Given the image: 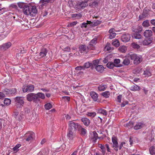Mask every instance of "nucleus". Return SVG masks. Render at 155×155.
I'll return each instance as SVG.
<instances>
[{
    "instance_id": "f704fd0d",
    "label": "nucleus",
    "mask_w": 155,
    "mask_h": 155,
    "mask_svg": "<svg viewBox=\"0 0 155 155\" xmlns=\"http://www.w3.org/2000/svg\"><path fill=\"white\" fill-rule=\"evenodd\" d=\"M48 3V2L47 0H41L39 2V7H42L43 6L46 5Z\"/></svg>"
},
{
    "instance_id": "4d7b16f0",
    "label": "nucleus",
    "mask_w": 155,
    "mask_h": 155,
    "mask_svg": "<svg viewBox=\"0 0 155 155\" xmlns=\"http://www.w3.org/2000/svg\"><path fill=\"white\" fill-rule=\"evenodd\" d=\"M91 65L92 64L91 63H90L89 62H87L85 64L84 66H83L84 68V69L85 68H88L90 67Z\"/></svg>"
},
{
    "instance_id": "79ce46f5",
    "label": "nucleus",
    "mask_w": 155,
    "mask_h": 155,
    "mask_svg": "<svg viewBox=\"0 0 155 155\" xmlns=\"http://www.w3.org/2000/svg\"><path fill=\"white\" fill-rule=\"evenodd\" d=\"M21 146L20 144H17L13 148V151L15 153L17 152L18 150V148Z\"/></svg>"
},
{
    "instance_id": "72a5a7b5",
    "label": "nucleus",
    "mask_w": 155,
    "mask_h": 155,
    "mask_svg": "<svg viewBox=\"0 0 155 155\" xmlns=\"http://www.w3.org/2000/svg\"><path fill=\"white\" fill-rule=\"evenodd\" d=\"M97 111L99 114H101L104 115H106L107 114L106 110L104 109L100 108L97 110Z\"/></svg>"
},
{
    "instance_id": "c03bdc74",
    "label": "nucleus",
    "mask_w": 155,
    "mask_h": 155,
    "mask_svg": "<svg viewBox=\"0 0 155 155\" xmlns=\"http://www.w3.org/2000/svg\"><path fill=\"white\" fill-rule=\"evenodd\" d=\"M44 107L46 109L48 110L52 108V105L51 103H48L45 104Z\"/></svg>"
},
{
    "instance_id": "aec40b11",
    "label": "nucleus",
    "mask_w": 155,
    "mask_h": 155,
    "mask_svg": "<svg viewBox=\"0 0 155 155\" xmlns=\"http://www.w3.org/2000/svg\"><path fill=\"white\" fill-rule=\"evenodd\" d=\"M90 95L93 100L96 101H97L98 99V94L94 92H90Z\"/></svg>"
},
{
    "instance_id": "e2e57ef3",
    "label": "nucleus",
    "mask_w": 155,
    "mask_h": 155,
    "mask_svg": "<svg viewBox=\"0 0 155 155\" xmlns=\"http://www.w3.org/2000/svg\"><path fill=\"white\" fill-rule=\"evenodd\" d=\"M75 70H84V67L83 66H79L76 67L75 68Z\"/></svg>"
},
{
    "instance_id": "a18cd8bd",
    "label": "nucleus",
    "mask_w": 155,
    "mask_h": 155,
    "mask_svg": "<svg viewBox=\"0 0 155 155\" xmlns=\"http://www.w3.org/2000/svg\"><path fill=\"white\" fill-rule=\"evenodd\" d=\"M102 95L105 97H108L110 95V92L107 91H105L102 93Z\"/></svg>"
},
{
    "instance_id": "c756f323",
    "label": "nucleus",
    "mask_w": 155,
    "mask_h": 155,
    "mask_svg": "<svg viewBox=\"0 0 155 155\" xmlns=\"http://www.w3.org/2000/svg\"><path fill=\"white\" fill-rule=\"evenodd\" d=\"M90 23L91 21H87L86 22H84L81 24V27L86 28L87 27H90Z\"/></svg>"
},
{
    "instance_id": "c9c22d12",
    "label": "nucleus",
    "mask_w": 155,
    "mask_h": 155,
    "mask_svg": "<svg viewBox=\"0 0 155 155\" xmlns=\"http://www.w3.org/2000/svg\"><path fill=\"white\" fill-rule=\"evenodd\" d=\"M148 12L146 11H144L143 12V13L140 15L139 16V18L140 19H143L147 16Z\"/></svg>"
},
{
    "instance_id": "774afa93",
    "label": "nucleus",
    "mask_w": 155,
    "mask_h": 155,
    "mask_svg": "<svg viewBox=\"0 0 155 155\" xmlns=\"http://www.w3.org/2000/svg\"><path fill=\"white\" fill-rule=\"evenodd\" d=\"M126 126L128 127L129 128L131 127L133 125V123L132 122H130L126 124Z\"/></svg>"
},
{
    "instance_id": "c85d7f7f",
    "label": "nucleus",
    "mask_w": 155,
    "mask_h": 155,
    "mask_svg": "<svg viewBox=\"0 0 155 155\" xmlns=\"http://www.w3.org/2000/svg\"><path fill=\"white\" fill-rule=\"evenodd\" d=\"M12 45V44L10 42H8L3 44L2 46V47L4 50L8 49Z\"/></svg>"
},
{
    "instance_id": "bb28decb",
    "label": "nucleus",
    "mask_w": 155,
    "mask_h": 155,
    "mask_svg": "<svg viewBox=\"0 0 155 155\" xmlns=\"http://www.w3.org/2000/svg\"><path fill=\"white\" fill-rule=\"evenodd\" d=\"M101 23V21L97 20L93 21H91L90 23V26H95Z\"/></svg>"
},
{
    "instance_id": "680f3d73",
    "label": "nucleus",
    "mask_w": 155,
    "mask_h": 155,
    "mask_svg": "<svg viewBox=\"0 0 155 155\" xmlns=\"http://www.w3.org/2000/svg\"><path fill=\"white\" fill-rule=\"evenodd\" d=\"M99 64V61L98 60H96L93 61V65L95 66H97Z\"/></svg>"
},
{
    "instance_id": "f8f14e48",
    "label": "nucleus",
    "mask_w": 155,
    "mask_h": 155,
    "mask_svg": "<svg viewBox=\"0 0 155 155\" xmlns=\"http://www.w3.org/2000/svg\"><path fill=\"white\" fill-rule=\"evenodd\" d=\"M67 136L68 139L70 140H73L76 137V135L74 131L69 130L68 132Z\"/></svg>"
},
{
    "instance_id": "0eeeda50",
    "label": "nucleus",
    "mask_w": 155,
    "mask_h": 155,
    "mask_svg": "<svg viewBox=\"0 0 155 155\" xmlns=\"http://www.w3.org/2000/svg\"><path fill=\"white\" fill-rule=\"evenodd\" d=\"M26 98L28 101L30 102L33 101L35 103H37L36 94L34 93L28 94L26 96Z\"/></svg>"
},
{
    "instance_id": "6ab92c4d",
    "label": "nucleus",
    "mask_w": 155,
    "mask_h": 155,
    "mask_svg": "<svg viewBox=\"0 0 155 155\" xmlns=\"http://www.w3.org/2000/svg\"><path fill=\"white\" fill-rule=\"evenodd\" d=\"M36 96L37 97V103L40 100V99L39 98H41L42 99H44L45 98V94L41 92H38L36 94Z\"/></svg>"
},
{
    "instance_id": "dca6fc26",
    "label": "nucleus",
    "mask_w": 155,
    "mask_h": 155,
    "mask_svg": "<svg viewBox=\"0 0 155 155\" xmlns=\"http://www.w3.org/2000/svg\"><path fill=\"white\" fill-rule=\"evenodd\" d=\"M16 90L15 88L8 89H5L3 92L6 94L9 95L15 94L16 92Z\"/></svg>"
},
{
    "instance_id": "1a4fd4ad",
    "label": "nucleus",
    "mask_w": 155,
    "mask_h": 155,
    "mask_svg": "<svg viewBox=\"0 0 155 155\" xmlns=\"http://www.w3.org/2000/svg\"><path fill=\"white\" fill-rule=\"evenodd\" d=\"M152 39L151 38H147L144 40H140L139 42L140 45H148L150 44L152 42Z\"/></svg>"
},
{
    "instance_id": "cd10ccee",
    "label": "nucleus",
    "mask_w": 155,
    "mask_h": 155,
    "mask_svg": "<svg viewBox=\"0 0 155 155\" xmlns=\"http://www.w3.org/2000/svg\"><path fill=\"white\" fill-rule=\"evenodd\" d=\"M140 89V87L137 85H134L130 87V90L133 91H139Z\"/></svg>"
},
{
    "instance_id": "338daca9",
    "label": "nucleus",
    "mask_w": 155,
    "mask_h": 155,
    "mask_svg": "<svg viewBox=\"0 0 155 155\" xmlns=\"http://www.w3.org/2000/svg\"><path fill=\"white\" fill-rule=\"evenodd\" d=\"M122 96L121 95H119L117 96V101L118 102L120 103L121 101V99Z\"/></svg>"
},
{
    "instance_id": "bf43d9fd",
    "label": "nucleus",
    "mask_w": 155,
    "mask_h": 155,
    "mask_svg": "<svg viewBox=\"0 0 155 155\" xmlns=\"http://www.w3.org/2000/svg\"><path fill=\"white\" fill-rule=\"evenodd\" d=\"M62 57L63 58H64V60H62V61L64 62L67 61L68 60V57H67L65 54H63L62 55Z\"/></svg>"
},
{
    "instance_id": "6e6552de",
    "label": "nucleus",
    "mask_w": 155,
    "mask_h": 155,
    "mask_svg": "<svg viewBox=\"0 0 155 155\" xmlns=\"http://www.w3.org/2000/svg\"><path fill=\"white\" fill-rule=\"evenodd\" d=\"M34 87L32 85H28L27 86H24L22 88L23 91L24 92L27 91L32 92L34 91Z\"/></svg>"
},
{
    "instance_id": "39448f33",
    "label": "nucleus",
    "mask_w": 155,
    "mask_h": 155,
    "mask_svg": "<svg viewBox=\"0 0 155 155\" xmlns=\"http://www.w3.org/2000/svg\"><path fill=\"white\" fill-rule=\"evenodd\" d=\"M130 58L132 60H134V63L135 64H139L142 61V57L139 55H137L135 54L130 55Z\"/></svg>"
},
{
    "instance_id": "3c124183",
    "label": "nucleus",
    "mask_w": 155,
    "mask_h": 155,
    "mask_svg": "<svg viewBox=\"0 0 155 155\" xmlns=\"http://www.w3.org/2000/svg\"><path fill=\"white\" fill-rule=\"evenodd\" d=\"M87 115L88 116L93 118L96 116V113L95 112H88Z\"/></svg>"
},
{
    "instance_id": "864d4df0",
    "label": "nucleus",
    "mask_w": 155,
    "mask_h": 155,
    "mask_svg": "<svg viewBox=\"0 0 155 155\" xmlns=\"http://www.w3.org/2000/svg\"><path fill=\"white\" fill-rule=\"evenodd\" d=\"M123 63L124 65H127L130 64V61L127 58H125L124 60Z\"/></svg>"
},
{
    "instance_id": "20e7f679",
    "label": "nucleus",
    "mask_w": 155,
    "mask_h": 155,
    "mask_svg": "<svg viewBox=\"0 0 155 155\" xmlns=\"http://www.w3.org/2000/svg\"><path fill=\"white\" fill-rule=\"evenodd\" d=\"M15 106L18 108H21L24 104V101L22 97H17L14 98Z\"/></svg>"
},
{
    "instance_id": "603ef678",
    "label": "nucleus",
    "mask_w": 155,
    "mask_h": 155,
    "mask_svg": "<svg viewBox=\"0 0 155 155\" xmlns=\"http://www.w3.org/2000/svg\"><path fill=\"white\" fill-rule=\"evenodd\" d=\"M82 16V15L80 14H74L72 15V17L73 18H81Z\"/></svg>"
},
{
    "instance_id": "13d9d810",
    "label": "nucleus",
    "mask_w": 155,
    "mask_h": 155,
    "mask_svg": "<svg viewBox=\"0 0 155 155\" xmlns=\"http://www.w3.org/2000/svg\"><path fill=\"white\" fill-rule=\"evenodd\" d=\"M5 122V120L3 119H1L0 120V130H1L2 127V124H3L4 127L5 126V125L4 124Z\"/></svg>"
},
{
    "instance_id": "9d476101",
    "label": "nucleus",
    "mask_w": 155,
    "mask_h": 155,
    "mask_svg": "<svg viewBox=\"0 0 155 155\" xmlns=\"http://www.w3.org/2000/svg\"><path fill=\"white\" fill-rule=\"evenodd\" d=\"M97 43V39L94 38L89 43V45L87 47L88 49L91 50H94L95 49L94 46Z\"/></svg>"
},
{
    "instance_id": "7ed1b4c3",
    "label": "nucleus",
    "mask_w": 155,
    "mask_h": 155,
    "mask_svg": "<svg viewBox=\"0 0 155 155\" xmlns=\"http://www.w3.org/2000/svg\"><path fill=\"white\" fill-rule=\"evenodd\" d=\"M35 134L32 132H28L26 133L23 137V140L28 142H31L35 138Z\"/></svg>"
},
{
    "instance_id": "37998d69",
    "label": "nucleus",
    "mask_w": 155,
    "mask_h": 155,
    "mask_svg": "<svg viewBox=\"0 0 155 155\" xmlns=\"http://www.w3.org/2000/svg\"><path fill=\"white\" fill-rule=\"evenodd\" d=\"M142 25L145 27H148L150 26V24L149 20H147L143 21L142 23Z\"/></svg>"
},
{
    "instance_id": "09e8293b",
    "label": "nucleus",
    "mask_w": 155,
    "mask_h": 155,
    "mask_svg": "<svg viewBox=\"0 0 155 155\" xmlns=\"http://www.w3.org/2000/svg\"><path fill=\"white\" fill-rule=\"evenodd\" d=\"M80 130H81V135L84 136L87 134V131L85 129L82 128L81 126V128Z\"/></svg>"
},
{
    "instance_id": "9b49d317",
    "label": "nucleus",
    "mask_w": 155,
    "mask_h": 155,
    "mask_svg": "<svg viewBox=\"0 0 155 155\" xmlns=\"http://www.w3.org/2000/svg\"><path fill=\"white\" fill-rule=\"evenodd\" d=\"M117 138L115 136H113L112 138V142L113 143V147L116 151H117L119 145L117 141Z\"/></svg>"
},
{
    "instance_id": "de8ad7c7",
    "label": "nucleus",
    "mask_w": 155,
    "mask_h": 155,
    "mask_svg": "<svg viewBox=\"0 0 155 155\" xmlns=\"http://www.w3.org/2000/svg\"><path fill=\"white\" fill-rule=\"evenodd\" d=\"M107 66L108 68L110 69H112L115 66V65L114 63L109 62L107 64Z\"/></svg>"
},
{
    "instance_id": "b1692460",
    "label": "nucleus",
    "mask_w": 155,
    "mask_h": 155,
    "mask_svg": "<svg viewBox=\"0 0 155 155\" xmlns=\"http://www.w3.org/2000/svg\"><path fill=\"white\" fill-rule=\"evenodd\" d=\"M143 74L145 75V77L150 76L151 75V70L149 68H147L144 71Z\"/></svg>"
},
{
    "instance_id": "4c0bfd02",
    "label": "nucleus",
    "mask_w": 155,
    "mask_h": 155,
    "mask_svg": "<svg viewBox=\"0 0 155 155\" xmlns=\"http://www.w3.org/2000/svg\"><path fill=\"white\" fill-rule=\"evenodd\" d=\"M149 152L151 155H155V146L150 147L149 149Z\"/></svg>"
},
{
    "instance_id": "a211bd4d",
    "label": "nucleus",
    "mask_w": 155,
    "mask_h": 155,
    "mask_svg": "<svg viewBox=\"0 0 155 155\" xmlns=\"http://www.w3.org/2000/svg\"><path fill=\"white\" fill-rule=\"evenodd\" d=\"M79 51L81 54H86L87 50L86 49L85 45H81L79 47Z\"/></svg>"
},
{
    "instance_id": "412c9836",
    "label": "nucleus",
    "mask_w": 155,
    "mask_h": 155,
    "mask_svg": "<svg viewBox=\"0 0 155 155\" xmlns=\"http://www.w3.org/2000/svg\"><path fill=\"white\" fill-rule=\"evenodd\" d=\"M115 31V29L114 28H111L109 30V33L110 34V35L109 38L110 39H112L115 37L116 34L114 32Z\"/></svg>"
},
{
    "instance_id": "4468645a",
    "label": "nucleus",
    "mask_w": 155,
    "mask_h": 155,
    "mask_svg": "<svg viewBox=\"0 0 155 155\" xmlns=\"http://www.w3.org/2000/svg\"><path fill=\"white\" fill-rule=\"evenodd\" d=\"M145 126V124L143 122H137L134 127V129L135 130H137L143 128Z\"/></svg>"
},
{
    "instance_id": "5701e85b",
    "label": "nucleus",
    "mask_w": 155,
    "mask_h": 155,
    "mask_svg": "<svg viewBox=\"0 0 155 155\" xmlns=\"http://www.w3.org/2000/svg\"><path fill=\"white\" fill-rule=\"evenodd\" d=\"M153 32L150 30H146L144 33V36L146 38L150 37L152 35Z\"/></svg>"
},
{
    "instance_id": "f03ea898",
    "label": "nucleus",
    "mask_w": 155,
    "mask_h": 155,
    "mask_svg": "<svg viewBox=\"0 0 155 155\" xmlns=\"http://www.w3.org/2000/svg\"><path fill=\"white\" fill-rule=\"evenodd\" d=\"M69 130L75 132L77 130H80L81 125L76 123L74 121H70L68 123Z\"/></svg>"
},
{
    "instance_id": "4be33fe9",
    "label": "nucleus",
    "mask_w": 155,
    "mask_h": 155,
    "mask_svg": "<svg viewBox=\"0 0 155 155\" xmlns=\"http://www.w3.org/2000/svg\"><path fill=\"white\" fill-rule=\"evenodd\" d=\"M81 120L86 126H88L90 124V121L87 118H82L81 119Z\"/></svg>"
},
{
    "instance_id": "ddd939ff",
    "label": "nucleus",
    "mask_w": 155,
    "mask_h": 155,
    "mask_svg": "<svg viewBox=\"0 0 155 155\" xmlns=\"http://www.w3.org/2000/svg\"><path fill=\"white\" fill-rule=\"evenodd\" d=\"M87 6V2L82 1L78 3L76 5V8L78 9H83Z\"/></svg>"
},
{
    "instance_id": "8fccbe9b",
    "label": "nucleus",
    "mask_w": 155,
    "mask_h": 155,
    "mask_svg": "<svg viewBox=\"0 0 155 155\" xmlns=\"http://www.w3.org/2000/svg\"><path fill=\"white\" fill-rule=\"evenodd\" d=\"M110 45L109 43H107L105 47V50L107 51H109L111 49L110 46Z\"/></svg>"
},
{
    "instance_id": "5fc2aeb1",
    "label": "nucleus",
    "mask_w": 155,
    "mask_h": 155,
    "mask_svg": "<svg viewBox=\"0 0 155 155\" xmlns=\"http://www.w3.org/2000/svg\"><path fill=\"white\" fill-rule=\"evenodd\" d=\"M126 143L124 142L121 143L119 145V149L120 150L121 149L122 147H124L126 146Z\"/></svg>"
},
{
    "instance_id": "423d86ee",
    "label": "nucleus",
    "mask_w": 155,
    "mask_h": 155,
    "mask_svg": "<svg viewBox=\"0 0 155 155\" xmlns=\"http://www.w3.org/2000/svg\"><path fill=\"white\" fill-rule=\"evenodd\" d=\"M139 30H138L136 29H134L133 31L134 32H135L132 35V36L133 38L136 39H140L141 38V35L139 33L142 30V28L141 27H139Z\"/></svg>"
},
{
    "instance_id": "f3484780",
    "label": "nucleus",
    "mask_w": 155,
    "mask_h": 155,
    "mask_svg": "<svg viewBox=\"0 0 155 155\" xmlns=\"http://www.w3.org/2000/svg\"><path fill=\"white\" fill-rule=\"evenodd\" d=\"M47 52L48 51L45 48H44L42 49L38 54V58H41L45 56L47 54Z\"/></svg>"
},
{
    "instance_id": "2eb2a0df",
    "label": "nucleus",
    "mask_w": 155,
    "mask_h": 155,
    "mask_svg": "<svg viewBox=\"0 0 155 155\" xmlns=\"http://www.w3.org/2000/svg\"><path fill=\"white\" fill-rule=\"evenodd\" d=\"M130 36L128 34H125L122 35L121 37V39L122 41L127 42L130 39Z\"/></svg>"
},
{
    "instance_id": "f257e3e1",
    "label": "nucleus",
    "mask_w": 155,
    "mask_h": 155,
    "mask_svg": "<svg viewBox=\"0 0 155 155\" xmlns=\"http://www.w3.org/2000/svg\"><path fill=\"white\" fill-rule=\"evenodd\" d=\"M24 14L26 15L34 16L38 13V8L35 5L25 6L23 10Z\"/></svg>"
},
{
    "instance_id": "58836bf2",
    "label": "nucleus",
    "mask_w": 155,
    "mask_h": 155,
    "mask_svg": "<svg viewBox=\"0 0 155 155\" xmlns=\"http://www.w3.org/2000/svg\"><path fill=\"white\" fill-rule=\"evenodd\" d=\"M98 3L99 2L94 1L90 3H89V5L91 7L94 8L97 5Z\"/></svg>"
},
{
    "instance_id": "2f4dec72",
    "label": "nucleus",
    "mask_w": 155,
    "mask_h": 155,
    "mask_svg": "<svg viewBox=\"0 0 155 155\" xmlns=\"http://www.w3.org/2000/svg\"><path fill=\"white\" fill-rule=\"evenodd\" d=\"M99 147L101 148L100 151L102 152V154L103 155H104L106 152L105 146H104L102 144H100L99 145Z\"/></svg>"
},
{
    "instance_id": "49530a36",
    "label": "nucleus",
    "mask_w": 155,
    "mask_h": 155,
    "mask_svg": "<svg viewBox=\"0 0 155 155\" xmlns=\"http://www.w3.org/2000/svg\"><path fill=\"white\" fill-rule=\"evenodd\" d=\"M131 46L134 48L138 49L140 47V45L135 42L132 43L131 44Z\"/></svg>"
},
{
    "instance_id": "e433bc0d",
    "label": "nucleus",
    "mask_w": 155,
    "mask_h": 155,
    "mask_svg": "<svg viewBox=\"0 0 155 155\" xmlns=\"http://www.w3.org/2000/svg\"><path fill=\"white\" fill-rule=\"evenodd\" d=\"M127 48L126 46L124 45L120 47L119 48V51L122 53H125L126 51Z\"/></svg>"
},
{
    "instance_id": "393cba45",
    "label": "nucleus",
    "mask_w": 155,
    "mask_h": 155,
    "mask_svg": "<svg viewBox=\"0 0 155 155\" xmlns=\"http://www.w3.org/2000/svg\"><path fill=\"white\" fill-rule=\"evenodd\" d=\"M95 68L97 71L100 73L102 72L104 69V67L103 65H99L97 66H95Z\"/></svg>"
},
{
    "instance_id": "052dcab7",
    "label": "nucleus",
    "mask_w": 155,
    "mask_h": 155,
    "mask_svg": "<svg viewBox=\"0 0 155 155\" xmlns=\"http://www.w3.org/2000/svg\"><path fill=\"white\" fill-rule=\"evenodd\" d=\"M17 5L18 6L21 8H24L25 7L24 6V3L22 2H19L18 3Z\"/></svg>"
},
{
    "instance_id": "69168bd1",
    "label": "nucleus",
    "mask_w": 155,
    "mask_h": 155,
    "mask_svg": "<svg viewBox=\"0 0 155 155\" xmlns=\"http://www.w3.org/2000/svg\"><path fill=\"white\" fill-rule=\"evenodd\" d=\"M105 147L107 148V152L111 153L110 149L109 147V146L108 144H105Z\"/></svg>"
},
{
    "instance_id": "473e14b6",
    "label": "nucleus",
    "mask_w": 155,
    "mask_h": 155,
    "mask_svg": "<svg viewBox=\"0 0 155 155\" xmlns=\"http://www.w3.org/2000/svg\"><path fill=\"white\" fill-rule=\"evenodd\" d=\"M15 123H18V121H20L22 119V117L20 115H19L18 113L15 114Z\"/></svg>"
},
{
    "instance_id": "ea45409f",
    "label": "nucleus",
    "mask_w": 155,
    "mask_h": 155,
    "mask_svg": "<svg viewBox=\"0 0 155 155\" xmlns=\"http://www.w3.org/2000/svg\"><path fill=\"white\" fill-rule=\"evenodd\" d=\"M112 45L116 47H117L119 46L120 43L117 40L114 39L113 41Z\"/></svg>"
},
{
    "instance_id": "6e6d98bb",
    "label": "nucleus",
    "mask_w": 155,
    "mask_h": 155,
    "mask_svg": "<svg viewBox=\"0 0 155 155\" xmlns=\"http://www.w3.org/2000/svg\"><path fill=\"white\" fill-rule=\"evenodd\" d=\"M77 21H73L72 22L68 24V27H73V26L76 25V24H77Z\"/></svg>"
},
{
    "instance_id": "7c9ffc66",
    "label": "nucleus",
    "mask_w": 155,
    "mask_h": 155,
    "mask_svg": "<svg viewBox=\"0 0 155 155\" xmlns=\"http://www.w3.org/2000/svg\"><path fill=\"white\" fill-rule=\"evenodd\" d=\"M107 87V86L106 85L101 84L98 86V89L100 91H102L105 90Z\"/></svg>"
},
{
    "instance_id": "a878e982",
    "label": "nucleus",
    "mask_w": 155,
    "mask_h": 155,
    "mask_svg": "<svg viewBox=\"0 0 155 155\" xmlns=\"http://www.w3.org/2000/svg\"><path fill=\"white\" fill-rule=\"evenodd\" d=\"M120 60L119 59H115L114 62L115 67H120L122 66V65L120 63Z\"/></svg>"
},
{
    "instance_id": "0e129e2a",
    "label": "nucleus",
    "mask_w": 155,
    "mask_h": 155,
    "mask_svg": "<svg viewBox=\"0 0 155 155\" xmlns=\"http://www.w3.org/2000/svg\"><path fill=\"white\" fill-rule=\"evenodd\" d=\"M5 97V94L3 92H0V99H2Z\"/></svg>"
},
{
    "instance_id": "a19ab883",
    "label": "nucleus",
    "mask_w": 155,
    "mask_h": 155,
    "mask_svg": "<svg viewBox=\"0 0 155 155\" xmlns=\"http://www.w3.org/2000/svg\"><path fill=\"white\" fill-rule=\"evenodd\" d=\"M11 100L9 98H5L4 100V104L8 106L11 104Z\"/></svg>"
}]
</instances>
